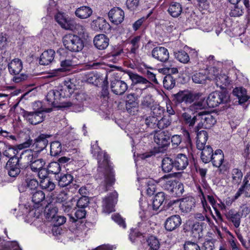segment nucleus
<instances>
[{"label":"nucleus","mask_w":250,"mask_h":250,"mask_svg":"<svg viewBox=\"0 0 250 250\" xmlns=\"http://www.w3.org/2000/svg\"><path fill=\"white\" fill-rule=\"evenodd\" d=\"M171 124L169 119L166 117H163L160 120L158 119L157 127L160 129H163L167 127Z\"/></svg>","instance_id":"obj_60"},{"label":"nucleus","mask_w":250,"mask_h":250,"mask_svg":"<svg viewBox=\"0 0 250 250\" xmlns=\"http://www.w3.org/2000/svg\"><path fill=\"white\" fill-rule=\"evenodd\" d=\"M233 94L237 97L241 103L246 102L249 99L246 90L243 87L234 88L233 90Z\"/></svg>","instance_id":"obj_37"},{"label":"nucleus","mask_w":250,"mask_h":250,"mask_svg":"<svg viewBox=\"0 0 250 250\" xmlns=\"http://www.w3.org/2000/svg\"><path fill=\"white\" fill-rule=\"evenodd\" d=\"M61 90L64 93L65 97H70L74 92L76 85L70 80L64 81L63 85H59Z\"/></svg>","instance_id":"obj_31"},{"label":"nucleus","mask_w":250,"mask_h":250,"mask_svg":"<svg viewBox=\"0 0 250 250\" xmlns=\"http://www.w3.org/2000/svg\"><path fill=\"white\" fill-rule=\"evenodd\" d=\"M198 116L201 118L200 122L197 125V129L202 128H210L216 123L215 118L209 113L200 112L198 113Z\"/></svg>","instance_id":"obj_8"},{"label":"nucleus","mask_w":250,"mask_h":250,"mask_svg":"<svg viewBox=\"0 0 250 250\" xmlns=\"http://www.w3.org/2000/svg\"><path fill=\"white\" fill-rule=\"evenodd\" d=\"M175 58L180 62L187 63L189 61V57L185 51L181 50L174 52Z\"/></svg>","instance_id":"obj_40"},{"label":"nucleus","mask_w":250,"mask_h":250,"mask_svg":"<svg viewBox=\"0 0 250 250\" xmlns=\"http://www.w3.org/2000/svg\"><path fill=\"white\" fill-rule=\"evenodd\" d=\"M40 186L42 189L47 191H51L55 189V185L50 178H44L40 181Z\"/></svg>","instance_id":"obj_43"},{"label":"nucleus","mask_w":250,"mask_h":250,"mask_svg":"<svg viewBox=\"0 0 250 250\" xmlns=\"http://www.w3.org/2000/svg\"><path fill=\"white\" fill-rule=\"evenodd\" d=\"M75 65H76V63L74 59H66L62 61L61 62V66L64 69H66L68 67Z\"/></svg>","instance_id":"obj_63"},{"label":"nucleus","mask_w":250,"mask_h":250,"mask_svg":"<svg viewBox=\"0 0 250 250\" xmlns=\"http://www.w3.org/2000/svg\"><path fill=\"white\" fill-rule=\"evenodd\" d=\"M38 154L33 149H28L20 152L21 163L29 165L34 159H37Z\"/></svg>","instance_id":"obj_16"},{"label":"nucleus","mask_w":250,"mask_h":250,"mask_svg":"<svg viewBox=\"0 0 250 250\" xmlns=\"http://www.w3.org/2000/svg\"><path fill=\"white\" fill-rule=\"evenodd\" d=\"M56 179L58 181L59 186L61 187L67 186L73 181V177L68 173H61Z\"/></svg>","instance_id":"obj_32"},{"label":"nucleus","mask_w":250,"mask_h":250,"mask_svg":"<svg viewBox=\"0 0 250 250\" xmlns=\"http://www.w3.org/2000/svg\"><path fill=\"white\" fill-rule=\"evenodd\" d=\"M86 211L84 208H78L75 213V218L70 216V219L73 222H76L78 220L81 219L85 217Z\"/></svg>","instance_id":"obj_55"},{"label":"nucleus","mask_w":250,"mask_h":250,"mask_svg":"<svg viewBox=\"0 0 250 250\" xmlns=\"http://www.w3.org/2000/svg\"><path fill=\"white\" fill-rule=\"evenodd\" d=\"M45 163L42 159H35L30 164L31 170L34 172H37L42 168Z\"/></svg>","instance_id":"obj_47"},{"label":"nucleus","mask_w":250,"mask_h":250,"mask_svg":"<svg viewBox=\"0 0 250 250\" xmlns=\"http://www.w3.org/2000/svg\"><path fill=\"white\" fill-rule=\"evenodd\" d=\"M191 78L194 83L201 84H205L207 80L209 79L205 71L196 72L192 75Z\"/></svg>","instance_id":"obj_35"},{"label":"nucleus","mask_w":250,"mask_h":250,"mask_svg":"<svg viewBox=\"0 0 250 250\" xmlns=\"http://www.w3.org/2000/svg\"><path fill=\"white\" fill-rule=\"evenodd\" d=\"M156 103L153 96L151 94H147L143 97L141 106L143 109H150Z\"/></svg>","instance_id":"obj_38"},{"label":"nucleus","mask_w":250,"mask_h":250,"mask_svg":"<svg viewBox=\"0 0 250 250\" xmlns=\"http://www.w3.org/2000/svg\"><path fill=\"white\" fill-rule=\"evenodd\" d=\"M62 150V145L60 142L54 141L50 145V154L52 156H56L58 155Z\"/></svg>","instance_id":"obj_49"},{"label":"nucleus","mask_w":250,"mask_h":250,"mask_svg":"<svg viewBox=\"0 0 250 250\" xmlns=\"http://www.w3.org/2000/svg\"><path fill=\"white\" fill-rule=\"evenodd\" d=\"M55 52L53 49L44 51L41 55L39 62L40 64L47 65L51 63L54 60Z\"/></svg>","instance_id":"obj_22"},{"label":"nucleus","mask_w":250,"mask_h":250,"mask_svg":"<svg viewBox=\"0 0 250 250\" xmlns=\"http://www.w3.org/2000/svg\"><path fill=\"white\" fill-rule=\"evenodd\" d=\"M52 108H44L41 106L33 112H28L22 109L21 114L30 124L37 125L42 123L44 119V112H50Z\"/></svg>","instance_id":"obj_3"},{"label":"nucleus","mask_w":250,"mask_h":250,"mask_svg":"<svg viewBox=\"0 0 250 250\" xmlns=\"http://www.w3.org/2000/svg\"><path fill=\"white\" fill-rule=\"evenodd\" d=\"M128 74L132 83L135 84L139 83L144 85L145 86L143 88V89H146L151 84V83L146 79L137 74L128 72Z\"/></svg>","instance_id":"obj_29"},{"label":"nucleus","mask_w":250,"mask_h":250,"mask_svg":"<svg viewBox=\"0 0 250 250\" xmlns=\"http://www.w3.org/2000/svg\"><path fill=\"white\" fill-rule=\"evenodd\" d=\"M149 109L151 110L152 116H155L157 118L158 117H161L165 110L164 107L160 106L157 102Z\"/></svg>","instance_id":"obj_46"},{"label":"nucleus","mask_w":250,"mask_h":250,"mask_svg":"<svg viewBox=\"0 0 250 250\" xmlns=\"http://www.w3.org/2000/svg\"><path fill=\"white\" fill-rule=\"evenodd\" d=\"M110 88L115 94L122 95L127 90L128 86L124 81L114 79L111 82Z\"/></svg>","instance_id":"obj_15"},{"label":"nucleus","mask_w":250,"mask_h":250,"mask_svg":"<svg viewBox=\"0 0 250 250\" xmlns=\"http://www.w3.org/2000/svg\"><path fill=\"white\" fill-rule=\"evenodd\" d=\"M59 89H61L59 85L50 90L46 96V99L48 102V104L52 106H60L59 104H61L62 99L65 97L64 93L62 92V90ZM61 106L68 107L72 106V104L71 102L64 103H62Z\"/></svg>","instance_id":"obj_2"},{"label":"nucleus","mask_w":250,"mask_h":250,"mask_svg":"<svg viewBox=\"0 0 250 250\" xmlns=\"http://www.w3.org/2000/svg\"><path fill=\"white\" fill-rule=\"evenodd\" d=\"M139 5V0H127L126 1L127 8L131 11L136 10Z\"/></svg>","instance_id":"obj_62"},{"label":"nucleus","mask_w":250,"mask_h":250,"mask_svg":"<svg viewBox=\"0 0 250 250\" xmlns=\"http://www.w3.org/2000/svg\"><path fill=\"white\" fill-rule=\"evenodd\" d=\"M204 105L201 101L196 102L191 104L189 107L187 109V110H190L194 112H197L198 110L203 109Z\"/></svg>","instance_id":"obj_59"},{"label":"nucleus","mask_w":250,"mask_h":250,"mask_svg":"<svg viewBox=\"0 0 250 250\" xmlns=\"http://www.w3.org/2000/svg\"><path fill=\"white\" fill-rule=\"evenodd\" d=\"M141 37L140 36H136L133 38L130 42V43L131 45L130 47V52L132 54H136L137 51L139 47V43L140 42Z\"/></svg>","instance_id":"obj_51"},{"label":"nucleus","mask_w":250,"mask_h":250,"mask_svg":"<svg viewBox=\"0 0 250 250\" xmlns=\"http://www.w3.org/2000/svg\"><path fill=\"white\" fill-rule=\"evenodd\" d=\"M93 43L97 49L104 50L109 45V39L104 34H99L94 37Z\"/></svg>","instance_id":"obj_19"},{"label":"nucleus","mask_w":250,"mask_h":250,"mask_svg":"<svg viewBox=\"0 0 250 250\" xmlns=\"http://www.w3.org/2000/svg\"><path fill=\"white\" fill-rule=\"evenodd\" d=\"M162 167L165 172H169L174 167V161L169 157H165L162 160Z\"/></svg>","instance_id":"obj_44"},{"label":"nucleus","mask_w":250,"mask_h":250,"mask_svg":"<svg viewBox=\"0 0 250 250\" xmlns=\"http://www.w3.org/2000/svg\"><path fill=\"white\" fill-rule=\"evenodd\" d=\"M62 42L65 47L72 52L81 51L84 47V42L78 36L73 34L64 35Z\"/></svg>","instance_id":"obj_4"},{"label":"nucleus","mask_w":250,"mask_h":250,"mask_svg":"<svg viewBox=\"0 0 250 250\" xmlns=\"http://www.w3.org/2000/svg\"><path fill=\"white\" fill-rule=\"evenodd\" d=\"M196 201L192 197H187L180 200L179 208L183 213L191 211L195 207Z\"/></svg>","instance_id":"obj_14"},{"label":"nucleus","mask_w":250,"mask_h":250,"mask_svg":"<svg viewBox=\"0 0 250 250\" xmlns=\"http://www.w3.org/2000/svg\"><path fill=\"white\" fill-rule=\"evenodd\" d=\"M165 199V194L164 192L157 193L154 197L152 204L149 206L150 209L151 208L153 210L157 211L162 205Z\"/></svg>","instance_id":"obj_30"},{"label":"nucleus","mask_w":250,"mask_h":250,"mask_svg":"<svg viewBox=\"0 0 250 250\" xmlns=\"http://www.w3.org/2000/svg\"><path fill=\"white\" fill-rule=\"evenodd\" d=\"M97 142L91 146V153L97 156L98 167L97 173L95 177L106 188L112 185L115 181V175L113 168L109 160V156L106 152L101 151V148L97 144Z\"/></svg>","instance_id":"obj_1"},{"label":"nucleus","mask_w":250,"mask_h":250,"mask_svg":"<svg viewBox=\"0 0 250 250\" xmlns=\"http://www.w3.org/2000/svg\"><path fill=\"white\" fill-rule=\"evenodd\" d=\"M171 134L167 130L156 131L154 134V141L160 147L167 146L170 144Z\"/></svg>","instance_id":"obj_6"},{"label":"nucleus","mask_w":250,"mask_h":250,"mask_svg":"<svg viewBox=\"0 0 250 250\" xmlns=\"http://www.w3.org/2000/svg\"><path fill=\"white\" fill-rule=\"evenodd\" d=\"M173 161L174 168L179 170L184 169L188 164L187 157L186 155L182 153L177 155Z\"/></svg>","instance_id":"obj_23"},{"label":"nucleus","mask_w":250,"mask_h":250,"mask_svg":"<svg viewBox=\"0 0 250 250\" xmlns=\"http://www.w3.org/2000/svg\"><path fill=\"white\" fill-rule=\"evenodd\" d=\"M32 201L35 208L42 207L45 203V193L40 190L33 191L31 193Z\"/></svg>","instance_id":"obj_18"},{"label":"nucleus","mask_w":250,"mask_h":250,"mask_svg":"<svg viewBox=\"0 0 250 250\" xmlns=\"http://www.w3.org/2000/svg\"><path fill=\"white\" fill-rule=\"evenodd\" d=\"M182 224V219L179 215H173L168 217L164 223L165 229L171 231L179 228Z\"/></svg>","instance_id":"obj_12"},{"label":"nucleus","mask_w":250,"mask_h":250,"mask_svg":"<svg viewBox=\"0 0 250 250\" xmlns=\"http://www.w3.org/2000/svg\"><path fill=\"white\" fill-rule=\"evenodd\" d=\"M166 187L170 188L172 193L176 195L182 194L184 191V185L181 182H177L175 181L169 180L167 182Z\"/></svg>","instance_id":"obj_24"},{"label":"nucleus","mask_w":250,"mask_h":250,"mask_svg":"<svg viewBox=\"0 0 250 250\" xmlns=\"http://www.w3.org/2000/svg\"><path fill=\"white\" fill-rule=\"evenodd\" d=\"M152 57L162 62H167L169 58V53L167 48L162 46H157L151 51Z\"/></svg>","instance_id":"obj_9"},{"label":"nucleus","mask_w":250,"mask_h":250,"mask_svg":"<svg viewBox=\"0 0 250 250\" xmlns=\"http://www.w3.org/2000/svg\"><path fill=\"white\" fill-rule=\"evenodd\" d=\"M108 26V23L102 18H99L94 20L91 24L92 28L95 31L105 30Z\"/></svg>","instance_id":"obj_36"},{"label":"nucleus","mask_w":250,"mask_h":250,"mask_svg":"<svg viewBox=\"0 0 250 250\" xmlns=\"http://www.w3.org/2000/svg\"><path fill=\"white\" fill-rule=\"evenodd\" d=\"M158 118L155 116H150L145 120L146 125L150 128H155L157 126Z\"/></svg>","instance_id":"obj_57"},{"label":"nucleus","mask_w":250,"mask_h":250,"mask_svg":"<svg viewBox=\"0 0 250 250\" xmlns=\"http://www.w3.org/2000/svg\"><path fill=\"white\" fill-rule=\"evenodd\" d=\"M225 216L227 220L232 223L235 228H238L240 225L243 212L231 209L227 211Z\"/></svg>","instance_id":"obj_11"},{"label":"nucleus","mask_w":250,"mask_h":250,"mask_svg":"<svg viewBox=\"0 0 250 250\" xmlns=\"http://www.w3.org/2000/svg\"><path fill=\"white\" fill-rule=\"evenodd\" d=\"M214 81L217 86L221 89H224L226 87L230 84L231 82L229 78L225 74H220L216 75Z\"/></svg>","instance_id":"obj_27"},{"label":"nucleus","mask_w":250,"mask_h":250,"mask_svg":"<svg viewBox=\"0 0 250 250\" xmlns=\"http://www.w3.org/2000/svg\"><path fill=\"white\" fill-rule=\"evenodd\" d=\"M199 129H197V126L194 128L195 131L197 132L196 146L197 148H203L208 139V134L206 131H199Z\"/></svg>","instance_id":"obj_25"},{"label":"nucleus","mask_w":250,"mask_h":250,"mask_svg":"<svg viewBox=\"0 0 250 250\" xmlns=\"http://www.w3.org/2000/svg\"><path fill=\"white\" fill-rule=\"evenodd\" d=\"M243 173L238 168H233L231 171V182L234 185H238L242 181Z\"/></svg>","instance_id":"obj_41"},{"label":"nucleus","mask_w":250,"mask_h":250,"mask_svg":"<svg viewBox=\"0 0 250 250\" xmlns=\"http://www.w3.org/2000/svg\"><path fill=\"white\" fill-rule=\"evenodd\" d=\"M224 160V156L223 151L219 149L216 150L212 155L211 161L214 167L219 168L221 173H224L227 170L222 165Z\"/></svg>","instance_id":"obj_13"},{"label":"nucleus","mask_w":250,"mask_h":250,"mask_svg":"<svg viewBox=\"0 0 250 250\" xmlns=\"http://www.w3.org/2000/svg\"><path fill=\"white\" fill-rule=\"evenodd\" d=\"M229 100V96L227 93L216 91L208 95L207 104L209 107L214 108L221 104L227 103Z\"/></svg>","instance_id":"obj_5"},{"label":"nucleus","mask_w":250,"mask_h":250,"mask_svg":"<svg viewBox=\"0 0 250 250\" xmlns=\"http://www.w3.org/2000/svg\"><path fill=\"white\" fill-rule=\"evenodd\" d=\"M197 120L196 116H193L192 117L187 111L184 112L181 115V121L182 123L189 127H193L194 125Z\"/></svg>","instance_id":"obj_34"},{"label":"nucleus","mask_w":250,"mask_h":250,"mask_svg":"<svg viewBox=\"0 0 250 250\" xmlns=\"http://www.w3.org/2000/svg\"><path fill=\"white\" fill-rule=\"evenodd\" d=\"M184 250H201L197 243L188 241L184 245Z\"/></svg>","instance_id":"obj_64"},{"label":"nucleus","mask_w":250,"mask_h":250,"mask_svg":"<svg viewBox=\"0 0 250 250\" xmlns=\"http://www.w3.org/2000/svg\"><path fill=\"white\" fill-rule=\"evenodd\" d=\"M92 13L90 8L87 6H82L75 11V15L80 19H86L89 17Z\"/></svg>","instance_id":"obj_39"},{"label":"nucleus","mask_w":250,"mask_h":250,"mask_svg":"<svg viewBox=\"0 0 250 250\" xmlns=\"http://www.w3.org/2000/svg\"><path fill=\"white\" fill-rule=\"evenodd\" d=\"M26 183L27 188L32 191H36L35 189L39 186L38 181L35 179H27Z\"/></svg>","instance_id":"obj_58"},{"label":"nucleus","mask_w":250,"mask_h":250,"mask_svg":"<svg viewBox=\"0 0 250 250\" xmlns=\"http://www.w3.org/2000/svg\"><path fill=\"white\" fill-rule=\"evenodd\" d=\"M198 190L199 193L198 196L201 200V202L203 208L204 210L206 212H211V208L207 203L206 197L205 194V192L200 187H198Z\"/></svg>","instance_id":"obj_42"},{"label":"nucleus","mask_w":250,"mask_h":250,"mask_svg":"<svg viewBox=\"0 0 250 250\" xmlns=\"http://www.w3.org/2000/svg\"><path fill=\"white\" fill-rule=\"evenodd\" d=\"M55 18L56 21L65 30H68L70 24H72L74 20L68 17L65 14L60 12L56 15Z\"/></svg>","instance_id":"obj_20"},{"label":"nucleus","mask_w":250,"mask_h":250,"mask_svg":"<svg viewBox=\"0 0 250 250\" xmlns=\"http://www.w3.org/2000/svg\"><path fill=\"white\" fill-rule=\"evenodd\" d=\"M149 250H158L160 248V242L155 236H150L147 240Z\"/></svg>","instance_id":"obj_50"},{"label":"nucleus","mask_w":250,"mask_h":250,"mask_svg":"<svg viewBox=\"0 0 250 250\" xmlns=\"http://www.w3.org/2000/svg\"><path fill=\"white\" fill-rule=\"evenodd\" d=\"M89 203V198L86 196H82L77 201L78 208H86Z\"/></svg>","instance_id":"obj_56"},{"label":"nucleus","mask_w":250,"mask_h":250,"mask_svg":"<svg viewBox=\"0 0 250 250\" xmlns=\"http://www.w3.org/2000/svg\"><path fill=\"white\" fill-rule=\"evenodd\" d=\"M51 135L41 134L36 139L32 141L31 144L32 149L38 154L43 150L47 146L48 141L47 138L50 137Z\"/></svg>","instance_id":"obj_7"},{"label":"nucleus","mask_w":250,"mask_h":250,"mask_svg":"<svg viewBox=\"0 0 250 250\" xmlns=\"http://www.w3.org/2000/svg\"><path fill=\"white\" fill-rule=\"evenodd\" d=\"M163 85L166 89H171L175 85V80L171 75H167L164 78Z\"/></svg>","instance_id":"obj_48"},{"label":"nucleus","mask_w":250,"mask_h":250,"mask_svg":"<svg viewBox=\"0 0 250 250\" xmlns=\"http://www.w3.org/2000/svg\"><path fill=\"white\" fill-rule=\"evenodd\" d=\"M146 183L147 185L146 189L147 194L149 196L154 194L156 188V182L152 179H148Z\"/></svg>","instance_id":"obj_53"},{"label":"nucleus","mask_w":250,"mask_h":250,"mask_svg":"<svg viewBox=\"0 0 250 250\" xmlns=\"http://www.w3.org/2000/svg\"><path fill=\"white\" fill-rule=\"evenodd\" d=\"M202 150L201 153V159L204 163H208L211 160V158L213 154V149L209 145L203 146V148H198Z\"/></svg>","instance_id":"obj_26"},{"label":"nucleus","mask_w":250,"mask_h":250,"mask_svg":"<svg viewBox=\"0 0 250 250\" xmlns=\"http://www.w3.org/2000/svg\"><path fill=\"white\" fill-rule=\"evenodd\" d=\"M108 17L112 23L118 24L121 23L124 19V12L119 7H115L110 10Z\"/></svg>","instance_id":"obj_17"},{"label":"nucleus","mask_w":250,"mask_h":250,"mask_svg":"<svg viewBox=\"0 0 250 250\" xmlns=\"http://www.w3.org/2000/svg\"><path fill=\"white\" fill-rule=\"evenodd\" d=\"M47 169L49 173L59 174L61 171V166L59 163L53 162L49 164Z\"/></svg>","instance_id":"obj_52"},{"label":"nucleus","mask_w":250,"mask_h":250,"mask_svg":"<svg viewBox=\"0 0 250 250\" xmlns=\"http://www.w3.org/2000/svg\"><path fill=\"white\" fill-rule=\"evenodd\" d=\"M182 10V5L180 3L172 2L169 6L168 12L172 17L176 18L181 15Z\"/></svg>","instance_id":"obj_33"},{"label":"nucleus","mask_w":250,"mask_h":250,"mask_svg":"<svg viewBox=\"0 0 250 250\" xmlns=\"http://www.w3.org/2000/svg\"><path fill=\"white\" fill-rule=\"evenodd\" d=\"M58 212V208L51 205L46 206L45 209V216L46 218L52 221L55 218Z\"/></svg>","instance_id":"obj_45"},{"label":"nucleus","mask_w":250,"mask_h":250,"mask_svg":"<svg viewBox=\"0 0 250 250\" xmlns=\"http://www.w3.org/2000/svg\"><path fill=\"white\" fill-rule=\"evenodd\" d=\"M32 143V140H28L19 145V149L11 146H6L3 152V155L9 159L17 156L22 148L29 147L31 145Z\"/></svg>","instance_id":"obj_10"},{"label":"nucleus","mask_w":250,"mask_h":250,"mask_svg":"<svg viewBox=\"0 0 250 250\" xmlns=\"http://www.w3.org/2000/svg\"><path fill=\"white\" fill-rule=\"evenodd\" d=\"M137 99V96L135 93H130L127 96L126 108L135 107L137 105L136 101Z\"/></svg>","instance_id":"obj_54"},{"label":"nucleus","mask_w":250,"mask_h":250,"mask_svg":"<svg viewBox=\"0 0 250 250\" xmlns=\"http://www.w3.org/2000/svg\"><path fill=\"white\" fill-rule=\"evenodd\" d=\"M8 68L11 74L18 75L22 69L23 64L20 59H14L8 63Z\"/></svg>","instance_id":"obj_21"},{"label":"nucleus","mask_w":250,"mask_h":250,"mask_svg":"<svg viewBox=\"0 0 250 250\" xmlns=\"http://www.w3.org/2000/svg\"><path fill=\"white\" fill-rule=\"evenodd\" d=\"M68 30L75 32L83 38H85L88 37V32L85 27L80 23H77L75 20H73L72 24H70Z\"/></svg>","instance_id":"obj_28"},{"label":"nucleus","mask_w":250,"mask_h":250,"mask_svg":"<svg viewBox=\"0 0 250 250\" xmlns=\"http://www.w3.org/2000/svg\"><path fill=\"white\" fill-rule=\"evenodd\" d=\"M21 163L20 157L15 156L12 158L9 159L6 164V167H19V165L20 163Z\"/></svg>","instance_id":"obj_61"}]
</instances>
